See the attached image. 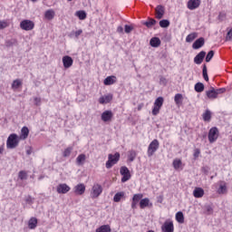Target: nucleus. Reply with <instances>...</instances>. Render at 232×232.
Wrapping results in <instances>:
<instances>
[{
	"mask_svg": "<svg viewBox=\"0 0 232 232\" xmlns=\"http://www.w3.org/2000/svg\"><path fill=\"white\" fill-rule=\"evenodd\" d=\"M19 146V137L17 134H10L7 138L6 148L7 150H14Z\"/></svg>",
	"mask_w": 232,
	"mask_h": 232,
	"instance_id": "obj_1",
	"label": "nucleus"
},
{
	"mask_svg": "<svg viewBox=\"0 0 232 232\" xmlns=\"http://www.w3.org/2000/svg\"><path fill=\"white\" fill-rule=\"evenodd\" d=\"M121 159V154L119 152H116L113 154H109L108 160L105 164L107 169H111V168H113L117 162H119V160Z\"/></svg>",
	"mask_w": 232,
	"mask_h": 232,
	"instance_id": "obj_2",
	"label": "nucleus"
},
{
	"mask_svg": "<svg viewBox=\"0 0 232 232\" xmlns=\"http://www.w3.org/2000/svg\"><path fill=\"white\" fill-rule=\"evenodd\" d=\"M163 104H164V98L161 96L158 97L154 102V107L152 109V115L154 116L159 115Z\"/></svg>",
	"mask_w": 232,
	"mask_h": 232,
	"instance_id": "obj_3",
	"label": "nucleus"
},
{
	"mask_svg": "<svg viewBox=\"0 0 232 232\" xmlns=\"http://www.w3.org/2000/svg\"><path fill=\"white\" fill-rule=\"evenodd\" d=\"M159 140H153L148 148V157H153L155 151H157V150H159Z\"/></svg>",
	"mask_w": 232,
	"mask_h": 232,
	"instance_id": "obj_4",
	"label": "nucleus"
},
{
	"mask_svg": "<svg viewBox=\"0 0 232 232\" xmlns=\"http://www.w3.org/2000/svg\"><path fill=\"white\" fill-rule=\"evenodd\" d=\"M35 24L32 20H24L20 23V28L22 30H25V32H30V30H34Z\"/></svg>",
	"mask_w": 232,
	"mask_h": 232,
	"instance_id": "obj_5",
	"label": "nucleus"
},
{
	"mask_svg": "<svg viewBox=\"0 0 232 232\" xmlns=\"http://www.w3.org/2000/svg\"><path fill=\"white\" fill-rule=\"evenodd\" d=\"M218 139V129L217 127H212L208 131V141L213 144Z\"/></svg>",
	"mask_w": 232,
	"mask_h": 232,
	"instance_id": "obj_6",
	"label": "nucleus"
},
{
	"mask_svg": "<svg viewBox=\"0 0 232 232\" xmlns=\"http://www.w3.org/2000/svg\"><path fill=\"white\" fill-rule=\"evenodd\" d=\"M120 173L122 176L121 182H128L131 179V174L130 173V169L128 167H121Z\"/></svg>",
	"mask_w": 232,
	"mask_h": 232,
	"instance_id": "obj_7",
	"label": "nucleus"
},
{
	"mask_svg": "<svg viewBox=\"0 0 232 232\" xmlns=\"http://www.w3.org/2000/svg\"><path fill=\"white\" fill-rule=\"evenodd\" d=\"M101 193H102V186L99 184L93 185L92 191L91 193L92 198H98L101 196Z\"/></svg>",
	"mask_w": 232,
	"mask_h": 232,
	"instance_id": "obj_8",
	"label": "nucleus"
},
{
	"mask_svg": "<svg viewBox=\"0 0 232 232\" xmlns=\"http://www.w3.org/2000/svg\"><path fill=\"white\" fill-rule=\"evenodd\" d=\"M161 230L163 232H174L175 231V227L173 226V221H166L162 225Z\"/></svg>",
	"mask_w": 232,
	"mask_h": 232,
	"instance_id": "obj_9",
	"label": "nucleus"
},
{
	"mask_svg": "<svg viewBox=\"0 0 232 232\" xmlns=\"http://www.w3.org/2000/svg\"><path fill=\"white\" fill-rule=\"evenodd\" d=\"M62 61L63 63V67L65 69L72 68V66L73 64V59L71 56L65 55L63 57Z\"/></svg>",
	"mask_w": 232,
	"mask_h": 232,
	"instance_id": "obj_10",
	"label": "nucleus"
},
{
	"mask_svg": "<svg viewBox=\"0 0 232 232\" xmlns=\"http://www.w3.org/2000/svg\"><path fill=\"white\" fill-rule=\"evenodd\" d=\"M206 58V52L201 51L194 57L195 64H202L204 63V59Z\"/></svg>",
	"mask_w": 232,
	"mask_h": 232,
	"instance_id": "obj_11",
	"label": "nucleus"
},
{
	"mask_svg": "<svg viewBox=\"0 0 232 232\" xmlns=\"http://www.w3.org/2000/svg\"><path fill=\"white\" fill-rule=\"evenodd\" d=\"M57 193L64 195L70 191V186L66 185L65 183L59 184L56 188Z\"/></svg>",
	"mask_w": 232,
	"mask_h": 232,
	"instance_id": "obj_12",
	"label": "nucleus"
},
{
	"mask_svg": "<svg viewBox=\"0 0 232 232\" xmlns=\"http://www.w3.org/2000/svg\"><path fill=\"white\" fill-rule=\"evenodd\" d=\"M111 119H113V112H111V111H104L102 113V121L103 122H108L111 121Z\"/></svg>",
	"mask_w": 232,
	"mask_h": 232,
	"instance_id": "obj_13",
	"label": "nucleus"
},
{
	"mask_svg": "<svg viewBox=\"0 0 232 232\" xmlns=\"http://www.w3.org/2000/svg\"><path fill=\"white\" fill-rule=\"evenodd\" d=\"M187 6L188 10H197L200 6V0H188Z\"/></svg>",
	"mask_w": 232,
	"mask_h": 232,
	"instance_id": "obj_14",
	"label": "nucleus"
},
{
	"mask_svg": "<svg viewBox=\"0 0 232 232\" xmlns=\"http://www.w3.org/2000/svg\"><path fill=\"white\" fill-rule=\"evenodd\" d=\"M205 43H206V41L204 40V37H200V38L197 39L192 44L193 50H198L199 48H202V46H204Z\"/></svg>",
	"mask_w": 232,
	"mask_h": 232,
	"instance_id": "obj_15",
	"label": "nucleus"
},
{
	"mask_svg": "<svg viewBox=\"0 0 232 232\" xmlns=\"http://www.w3.org/2000/svg\"><path fill=\"white\" fill-rule=\"evenodd\" d=\"M217 192L218 195H226L227 193V184L225 181H219V188Z\"/></svg>",
	"mask_w": 232,
	"mask_h": 232,
	"instance_id": "obj_16",
	"label": "nucleus"
},
{
	"mask_svg": "<svg viewBox=\"0 0 232 232\" xmlns=\"http://www.w3.org/2000/svg\"><path fill=\"white\" fill-rule=\"evenodd\" d=\"M28 135H30V130L28 129V127L24 126L21 129L19 140H26V139H28Z\"/></svg>",
	"mask_w": 232,
	"mask_h": 232,
	"instance_id": "obj_17",
	"label": "nucleus"
},
{
	"mask_svg": "<svg viewBox=\"0 0 232 232\" xmlns=\"http://www.w3.org/2000/svg\"><path fill=\"white\" fill-rule=\"evenodd\" d=\"M84 191H86V186H84L82 183H80L74 187V193L76 195H84Z\"/></svg>",
	"mask_w": 232,
	"mask_h": 232,
	"instance_id": "obj_18",
	"label": "nucleus"
},
{
	"mask_svg": "<svg viewBox=\"0 0 232 232\" xmlns=\"http://www.w3.org/2000/svg\"><path fill=\"white\" fill-rule=\"evenodd\" d=\"M112 99H113V95L108 94V95L100 97L99 102L100 104H108V102H111Z\"/></svg>",
	"mask_w": 232,
	"mask_h": 232,
	"instance_id": "obj_19",
	"label": "nucleus"
},
{
	"mask_svg": "<svg viewBox=\"0 0 232 232\" xmlns=\"http://www.w3.org/2000/svg\"><path fill=\"white\" fill-rule=\"evenodd\" d=\"M164 14H165V11H164V6L162 5H158L156 7V17L158 19H162L164 17Z\"/></svg>",
	"mask_w": 232,
	"mask_h": 232,
	"instance_id": "obj_20",
	"label": "nucleus"
},
{
	"mask_svg": "<svg viewBox=\"0 0 232 232\" xmlns=\"http://www.w3.org/2000/svg\"><path fill=\"white\" fill-rule=\"evenodd\" d=\"M117 77L115 76H108L104 79L103 84L105 86H111V84H115Z\"/></svg>",
	"mask_w": 232,
	"mask_h": 232,
	"instance_id": "obj_21",
	"label": "nucleus"
},
{
	"mask_svg": "<svg viewBox=\"0 0 232 232\" xmlns=\"http://www.w3.org/2000/svg\"><path fill=\"white\" fill-rule=\"evenodd\" d=\"M193 195L196 198H202V197H204V189L202 188H196L193 191Z\"/></svg>",
	"mask_w": 232,
	"mask_h": 232,
	"instance_id": "obj_22",
	"label": "nucleus"
},
{
	"mask_svg": "<svg viewBox=\"0 0 232 232\" xmlns=\"http://www.w3.org/2000/svg\"><path fill=\"white\" fill-rule=\"evenodd\" d=\"M206 95L208 99H217L218 97L217 91L213 87H211V90L206 92Z\"/></svg>",
	"mask_w": 232,
	"mask_h": 232,
	"instance_id": "obj_23",
	"label": "nucleus"
},
{
	"mask_svg": "<svg viewBox=\"0 0 232 232\" xmlns=\"http://www.w3.org/2000/svg\"><path fill=\"white\" fill-rule=\"evenodd\" d=\"M150 44L152 48H159L160 46V39L159 37H153L150 39Z\"/></svg>",
	"mask_w": 232,
	"mask_h": 232,
	"instance_id": "obj_24",
	"label": "nucleus"
},
{
	"mask_svg": "<svg viewBox=\"0 0 232 232\" xmlns=\"http://www.w3.org/2000/svg\"><path fill=\"white\" fill-rule=\"evenodd\" d=\"M44 17L48 21H52V19H53V17H55V11H53V9L47 10L44 14Z\"/></svg>",
	"mask_w": 232,
	"mask_h": 232,
	"instance_id": "obj_25",
	"label": "nucleus"
},
{
	"mask_svg": "<svg viewBox=\"0 0 232 232\" xmlns=\"http://www.w3.org/2000/svg\"><path fill=\"white\" fill-rule=\"evenodd\" d=\"M29 229H35L37 227V218H31L28 222Z\"/></svg>",
	"mask_w": 232,
	"mask_h": 232,
	"instance_id": "obj_26",
	"label": "nucleus"
},
{
	"mask_svg": "<svg viewBox=\"0 0 232 232\" xmlns=\"http://www.w3.org/2000/svg\"><path fill=\"white\" fill-rule=\"evenodd\" d=\"M21 86H23V82H21L20 79H16L13 81L11 88L12 90H18V88H21Z\"/></svg>",
	"mask_w": 232,
	"mask_h": 232,
	"instance_id": "obj_27",
	"label": "nucleus"
},
{
	"mask_svg": "<svg viewBox=\"0 0 232 232\" xmlns=\"http://www.w3.org/2000/svg\"><path fill=\"white\" fill-rule=\"evenodd\" d=\"M6 48H12V46H17V40L15 38H12L5 41Z\"/></svg>",
	"mask_w": 232,
	"mask_h": 232,
	"instance_id": "obj_28",
	"label": "nucleus"
},
{
	"mask_svg": "<svg viewBox=\"0 0 232 232\" xmlns=\"http://www.w3.org/2000/svg\"><path fill=\"white\" fill-rule=\"evenodd\" d=\"M86 160V155L85 154H80L77 158H76V164L78 166H82V164H84V161Z\"/></svg>",
	"mask_w": 232,
	"mask_h": 232,
	"instance_id": "obj_29",
	"label": "nucleus"
},
{
	"mask_svg": "<svg viewBox=\"0 0 232 232\" xmlns=\"http://www.w3.org/2000/svg\"><path fill=\"white\" fill-rule=\"evenodd\" d=\"M96 232H111L110 225H102L96 229Z\"/></svg>",
	"mask_w": 232,
	"mask_h": 232,
	"instance_id": "obj_30",
	"label": "nucleus"
},
{
	"mask_svg": "<svg viewBox=\"0 0 232 232\" xmlns=\"http://www.w3.org/2000/svg\"><path fill=\"white\" fill-rule=\"evenodd\" d=\"M75 16L78 17V19H80V21H84V19H86V11H77L75 13Z\"/></svg>",
	"mask_w": 232,
	"mask_h": 232,
	"instance_id": "obj_31",
	"label": "nucleus"
},
{
	"mask_svg": "<svg viewBox=\"0 0 232 232\" xmlns=\"http://www.w3.org/2000/svg\"><path fill=\"white\" fill-rule=\"evenodd\" d=\"M176 220L179 224H184V213L182 211L176 213Z\"/></svg>",
	"mask_w": 232,
	"mask_h": 232,
	"instance_id": "obj_32",
	"label": "nucleus"
},
{
	"mask_svg": "<svg viewBox=\"0 0 232 232\" xmlns=\"http://www.w3.org/2000/svg\"><path fill=\"white\" fill-rule=\"evenodd\" d=\"M194 90L195 92H197V93H202V92L204 91V83L197 82L195 84Z\"/></svg>",
	"mask_w": 232,
	"mask_h": 232,
	"instance_id": "obj_33",
	"label": "nucleus"
},
{
	"mask_svg": "<svg viewBox=\"0 0 232 232\" xmlns=\"http://www.w3.org/2000/svg\"><path fill=\"white\" fill-rule=\"evenodd\" d=\"M143 24L147 26V28H151V26H155V24H157V20L150 18L149 21L144 22Z\"/></svg>",
	"mask_w": 232,
	"mask_h": 232,
	"instance_id": "obj_34",
	"label": "nucleus"
},
{
	"mask_svg": "<svg viewBox=\"0 0 232 232\" xmlns=\"http://www.w3.org/2000/svg\"><path fill=\"white\" fill-rule=\"evenodd\" d=\"M148 206H150V198H145L143 199H140V207L141 209H144V208H148Z\"/></svg>",
	"mask_w": 232,
	"mask_h": 232,
	"instance_id": "obj_35",
	"label": "nucleus"
},
{
	"mask_svg": "<svg viewBox=\"0 0 232 232\" xmlns=\"http://www.w3.org/2000/svg\"><path fill=\"white\" fill-rule=\"evenodd\" d=\"M198 37V34L197 33H192L189 34L187 37H186V43H193V41H195V38Z\"/></svg>",
	"mask_w": 232,
	"mask_h": 232,
	"instance_id": "obj_36",
	"label": "nucleus"
},
{
	"mask_svg": "<svg viewBox=\"0 0 232 232\" xmlns=\"http://www.w3.org/2000/svg\"><path fill=\"white\" fill-rule=\"evenodd\" d=\"M172 166L174 169H180V168L182 167V160L179 159L174 160L172 162Z\"/></svg>",
	"mask_w": 232,
	"mask_h": 232,
	"instance_id": "obj_37",
	"label": "nucleus"
},
{
	"mask_svg": "<svg viewBox=\"0 0 232 232\" xmlns=\"http://www.w3.org/2000/svg\"><path fill=\"white\" fill-rule=\"evenodd\" d=\"M203 121H205V122L211 121V111L209 110H207L205 113H203Z\"/></svg>",
	"mask_w": 232,
	"mask_h": 232,
	"instance_id": "obj_38",
	"label": "nucleus"
},
{
	"mask_svg": "<svg viewBox=\"0 0 232 232\" xmlns=\"http://www.w3.org/2000/svg\"><path fill=\"white\" fill-rule=\"evenodd\" d=\"M136 158H137V151L130 150L128 155V159L130 162H133V160H135Z\"/></svg>",
	"mask_w": 232,
	"mask_h": 232,
	"instance_id": "obj_39",
	"label": "nucleus"
},
{
	"mask_svg": "<svg viewBox=\"0 0 232 232\" xmlns=\"http://www.w3.org/2000/svg\"><path fill=\"white\" fill-rule=\"evenodd\" d=\"M182 99H183L182 94L177 93L174 97V102L179 106V104H182Z\"/></svg>",
	"mask_w": 232,
	"mask_h": 232,
	"instance_id": "obj_40",
	"label": "nucleus"
},
{
	"mask_svg": "<svg viewBox=\"0 0 232 232\" xmlns=\"http://www.w3.org/2000/svg\"><path fill=\"white\" fill-rule=\"evenodd\" d=\"M124 197V192H118L113 197L114 202H119Z\"/></svg>",
	"mask_w": 232,
	"mask_h": 232,
	"instance_id": "obj_41",
	"label": "nucleus"
},
{
	"mask_svg": "<svg viewBox=\"0 0 232 232\" xmlns=\"http://www.w3.org/2000/svg\"><path fill=\"white\" fill-rule=\"evenodd\" d=\"M18 179H20V180H26L28 179V174H26V171L21 170L18 173Z\"/></svg>",
	"mask_w": 232,
	"mask_h": 232,
	"instance_id": "obj_42",
	"label": "nucleus"
},
{
	"mask_svg": "<svg viewBox=\"0 0 232 232\" xmlns=\"http://www.w3.org/2000/svg\"><path fill=\"white\" fill-rule=\"evenodd\" d=\"M214 56H215V51H209L205 58L206 63H210L211 59H213Z\"/></svg>",
	"mask_w": 232,
	"mask_h": 232,
	"instance_id": "obj_43",
	"label": "nucleus"
},
{
	"mask_svg": "<svg viewBox=\"0 0 232 232\" xmlns=\"http://www.w3.org/2000/svg\"><path fill=\"white\" fill-rule=\"evenodd\" d=\"M160 26L161 28H168L169 26V20L163 19L160 21Z\"/></svg>",
	"mask_w": 232,
	"mask_h": 232,
	"instance_id": "obj_44",
	"label": "nucleus"
},
{
	"mask_svg": "<svg viewBox=\"0 0 232 232\" xmlns=\"http://www.w3.org/2000/svg\"><path fill=\"white\" fill-rule=\"evenodd\" d=\"M203 78L207 82L209 81V76H208V67L206 64L203 65Z\"/></svg>",
	"mask_w": 232,
	"mask_h": 232,
	"instance_id": "obj_45",
	"label": "nucleus"
},
{
	"mask_svg": "<svg viewBox=\"0 0 232 232\" xmlns=\"http://www.w3.org/2000/svg\"><path fill=\"white\" fill-rule=\"evenodd\" d=\"M73 150V148L69 147L67 149L64 150L63 151V157H70V155H72V151Z\"/></svg>",
	"mask_w": 232,
	"mask_h": 232,
	"instance_id": "obj_46",
	"label": "nucleus"
},
{
	"mask_svg": "<svg viewBox=\"0 0 232 232\" xmlns=\"http://www.w3.org/2000/svg\"><path fill=\"white\" fill-rule=\"evenodd\" d=\"M134 202H139V200H142V194H135L132 198Z\"/></svg>",
	"mask_w": 232,
	"mask_h": 232,
	"instance_id": "obj_47",
	"label": "nucleus"
},
{
	"mask_svg": "<svg viewBox=\"0 0 232 232\" xmlns=\"http://www.w3.org/2000/svg\"><path fill=\"white\" fill-rule=\"evenodd\" d=\"M133 31V27L131 25H125V34H130Z\"/></svg>",
	"mask_w": 232,
	"mask_h": 232,
	"instance_id": "obj_48",
	"label": "nucleus"
},
{
	"mask_svg": "<svg viewBox=\"0 0 232 232\" xmlns=\"http://www.w3.org/2000/svg\"><path fill=\"white\" fill-rule=\"evenodd\" d=\"M226 41H232V29L227 32Z\"/></svg>",
	"mask_w": 232,
	"mask_h": 232,
	"instance_id": "obj_49",
	"label": "nucleus"
},
{
	"mask_svg": "<svg viewBox=\"0 0 232 232\" xmlns=\"http://www.w3.org/2000/svg\"><path fill=\"white\" fill-rule=\"evenodd\" d=\"M34 105H35V106H41V98H39V97H34Z\"/></svg>",
	"mask_w": 232,
	"mask_h": 232,
	"instance_id": "obj_50",
	"label": "nucleus"
},
{
	"mask_svg": "<svg viewBox=\"0 0 232 232\" xmlns=\"http://www.w3.org/2000/svg\"><path fill=\"white\" fill-rule=\"evenodd\" d=\"M8 26V24L5 21H0V30H4V28H6Z\"/></svg>",
	"mask_w": 232,
	"mask_h": 232,
	"instance_id": "obj_51",
	"label": "nucleus"
},
{
	"mask_svg": "<svg viewBox=\"0 0 232 232\" xmlns=\"http://www.w3.org/2000/svg\"><path fill=\"white\" fill-rule=\"evenodd\" d=\"M226 92V88H219L216 90V94L218 96L219 93H224Z\"/></svg>",
	"mask_w": 232,
	"mask_h": 232,
	"instance_id": "obj_52",
	"label": "nucleus"
},
{
	"mask_svg": "<svg viewBox=\"0 0 232 232\" xmlns=\"http://www.w3.org/2000/svg\"><path fill=\"white\" fill-rule=\"evenodd\" d=\"M25 202H27V204H34V198L31 196H28L25 198Z\"/></svg>",
	"mask_w": 232,
	"mask_h": 232,
	"instance_id": "obj_53",
	"label": "nucleus"
},
{
	"mask_svg": "<svg viewBox=\"0 0 232 232\" xmlns=\"http://www.w3.org/2000/svg\"><path fill=\"white\" fill-rule=\"evenodd\" d=\"M201 171L205 173V175H208V173H209V167H203Z\"/></svg>",
	"mask_w": 232,
	"mask_h": 232,
	"instance_id": "obj_54",
	"label": "nucleus"
},
{
	"mask_svg": "<svg viewBox=\"0 0 232 232\" xmlns=\"http://www.w3.org/2000/svg\"><path fill=\"white\" fill-rule=\"evenodd\" d=\"M198 155H200V150L197 149L194 152L195 159H198Z\"/></svg>",
	"mask_w": 232,
	"mask_h": 232,
	"instance_id": "obj_55",
	"label": "nucleus"
},
{
	"mask_svg": "<svg viewBox=\"0 0 232 232\" xmlns=\"http://www.w3.org/2000/svg\"><path fill=\"white\" fill-rule=\"evenodd\" d=\"M207 212L208 215H210V213H213V208H211V206H207Z\"/></svg>",
	"mask_w": 232,
	"mask_h": 232,
	"instance_id": "obj_56",
	"label": "nucleus"
},
{
	"mask_svg": "<svg viewBox=\"0 0 232 232\" xmlns=\"http://www.w3.org/2000/svg\"><path fill=\"white\" fill-rule=\"evenodd\" d=\"M81 34H82V30H78V31H76L75 33H74V35H75V37L77 38V37H79V35H81Z\"/></svg>",
	"mask_w": 232,
	"mask_h": 232,
	"instance_id": "obj_57",
	"label": "nucleus"
},
{
	"mask_svg": "<svg viewBox=\"0 0 232 232\" xmlns=\"http://www.w3.org/2000/svg\"><path fill=\"white\" fill-rule=\"evenodd\" d=\"M117 32L118 34H122L124 32V28H122V26H118Z\"/></svg>",
	"mask_w": 232,
	"mask_h": 232,
	"instance_id": "obj_58",
	"label": "nucleus"
},
{
	"mask_svg": "<svg viewBox=\"0 0 232 232\" xmlns=\"http://www.w3.org/2000/svg\"><path fill=\"white\" fill-rule=\"evenodd\" d=\"M160 84H166V78H164V77H160Z\"/></svg>",
	"mask_w": 232,
	"mask_h": 232,
	"instance_id": "obj_59",
	"label": "nucleus"
},
{
	"mask_svg": "<svg viewBox=\"0 0 232 232\" xmlns=\"http://www.w3.org/2000/svg\"><path fill=\"white\" fill-rule=\"evenodd\" d=\"M137 201H133L132 200V203H131V208H132V209H135V208H137Z\"/></svg>",
	"mask_w": 232,
	"mask_h": 232,
	"instance_id": "obj_60",
	"label": "nucleus"
},
{
	"mask_svg": "<svg viewBox=\"0 0 232 232\" xmlns=\"http://www.w3.org/2000/svg\"><path fill=\"white\" fill-rule=\"evenodd\" d=\"M26 155H32V149L26 150Z\"/></svg>",
	"mask_w": 232,
	"mask_h": 232,
	"instance_id": "obj_61",
	"label": "nucleus"
},
{
	"mask_svg": "<svg viewBox=\"0 0 232 232\" xmlns=\"http://www.w3.org/2000/svg\"><path fill=\"white\" fill-rule=\"evenodd\" d=\"M218 17H219V19H221V17H224V14L222 13H220Z\"/></svg>",
	"mask_w": 232,
	"mask_h": 232,
	"instance_id": "obj_62",
	"label": "nucleus"
},
{
	"mask_svg": "<svg viewBox=\"0 0 232 232\" xmlns=\"http://www.w3.org/2000/svg\"><path fill=\"white\" fill-rule=\"evenodd\" d=\"M33 3H37V0H31Z\"/></svg>",
	"mask_w": 232,
	"mask_h": 232,
	"instance_id": "obj_63",
	"label": "nucleus"
},
{
	"mask_svg": "<svg viewBox=\"0 0 232 232\" xmlns=\"http://www.w3.org/2000/svg\"><path fill=\"white\" fill-rule=\"evenodd\" d=\"M1 153H3V150L2 149H0V155H1Z\"/></svg>",
	"mask_w": 232,
	"mask_h": 232,
	"instance_id": "obj_64",
	"label": "nucleus"
}]
</instances>
